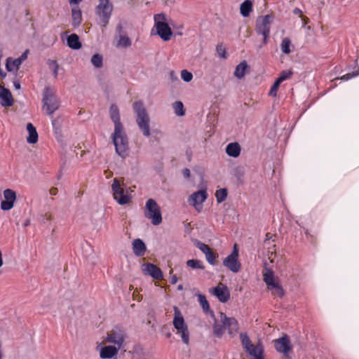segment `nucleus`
Wrapping results in <instances>:
<instances>
[{
  "label": "nucleus",
  "instance_id": "1",
  "mask_svg": "<svg viewBox=\"0 0 359 359\" xmlns=\"http://www.w3.org/2000/svg\"><path fill=\"white\" fill-rule=\"evenodd\" d=\"M111 118L114 123V132L111 135L116 152L121 157L127 154L128 140L124 127L120 121V114H111Z\"/></svg>",
  "mask_w": 359,
  "mask_h": 359
},
{
  "label": "nucleus",
  "instance_id": "2",
  "mask_svg": "<svg viewBox=\"0 0 359 359\" xmlns=\"http://www.w3.org/2000/svg\"><path fill=\"white\" fill-rule=\"evenodd\" d=\"M220 323L217 320L213 325V333L217 337H221L226 329L231 337H233L238 331L239 326L237 320L234 318H228L225 313H220Z\"/></svg>",
  "mask_w": 359,
  "mask_h": 359
},
{
  "label": "nucleus",
  "instance_id": "3",
  "mask_svg": "<svg viewBox=\"0 0 359 359\" xmlns=\"http://www.w3.org/2000/svg\"><path fill=\"white\" fill-rule=\"evenodd\" d=\"M98 4L95 8L96 22L102 27H106L111 19L114 6L110 0H97Z\"/></svg>",
  "mask_w": 359,
  "mask_h": 359
},
{
  "label": "nucleus",
  "instance_id": "4",
  "mask_svg": "<svg viewBox=\"0 0 359 359\" xmlns=\"http://www.w3.org/2000/svg\"><path fill=\"white\" fill-rule=\"evenodd\" d=\"M144 215L146 218L151 220L153 225L157 226L162 222V214L161 208L153 198H149L147 201Z\"/></svg>",
  "mask_w": 359,
  "mask_h": 359
},
{
  "label": "nucleus",
  "instance_id": "5",
  "mask_svg": "<svg viewBox=\"0 0 359 359\" xmlns=\"http://www.w3.org/2000/svg\"><path fill=\"white\" fill-rule=\"evenodd\" d=\"M123 185V181L121 182L119 179L113 180L111 184L113 198L119 205L128 204L132 199L130 194L124 189Z\"/></svg>",
  "mask_w": 359,
  "mask_h": 359
},
{
  "label": "nucleus",
  "instance_id": "6",
  "mask_svg": "<svg viewBox=\"0 0 359 359\" xmlns=\"http://www.w3.org/2000/svg\"><path fill=\"white\" fill-rule=\"evenodd\" d=\"M273 20L272 15L259 16L256 20L255 31L258 34L263 36V43H268V38L270 36L271 25Z\"/></svg>",
  "mask_w": 359,
  "mask_h": 359
},
{
  "label": "nucleus",
  "instance_id": "7",
  "mask_svg": "<svg viewBox=\"0 0 359 359\" xmlns=\"http://www.w3.org/2000/svg\"><path fill=\"white\" fill-rule=\"evenodd\" d=\"M127 337L125 330L121 327L116 326L107 332L104 338V341L114 344V346L118 347L119 349L123 346Z\"/></svg>",
  "mask_w": 359,
  "mask_h": 359
},
{
  "label": "nucleus",
  "instance_id": "8",
  "mask_svg": "<svg viewBox=\"0 0 359 359\" xmlns=\"http://www.w3.org/2000/svg\"><path fill=\"white\" fill-rule=\"evenodd\" d=\"M155 27L157 34L163 40L168 41L172 34V30L165 20V15L163 13L154 15Z\"/></svg>",
  "mask_w": 359,
  "mask_h": 359
},
{
  "label": "nucleus",
  "instance_id": "9",
  "mask_svg": "<svg viewBox=\"0 0 359 359\" xmlns=\"http://www.w3.org/2000/svg\"><path fill=\"white\" fill-rule=\"evenodd\" d=\"M43 108L47 112H55L58 109V100L53 89L45 88L43 93Z\"/></svg>",
  "mask_w": 359,
  "mask_h": 359
},
{
  "label": "nucleus",
  "instance_id": "10",
  "mask_svg": "<svg viewBox=\"0 0 359 359\" xmlns=\"http://www.w3.org/2000/svg\"><path fill=\"white\" fill-rule=\"evenodd\" d=\"M239 251L236 244H234L231 253L223 261V265L234 273L240 271L241 264L238 261Z\"/></svg>",
  "mask_w": 359,
  "mask_h": 359
},
{
  "label": "nucleus",
  "instance_id": "11",
  "mask_svg": "<svg viewBox=\"0 0 359 359\" xmlns=\"http://www.w3.org/2000/svg\"><path fill=\"white\" fill-rule=\"evenodd\" d=\"M4 200L1 202V208L4 211L10 210L13 208L16 200L15 192L10 189L4 191Z\"/></svg>",
  "mask_w": 359,
  "mask_h": 359
},
{
  "label": "nucleus",
  "instance_id": "12",
  "mask_svg": "<svg viewBox=\"0 0 359 359\" xmlns=\"http://www.w3.org/2000/svg\"><path fill=\"white\" fill-rule=\"evenodd\" d=\"M274 346L279 353L287 355L292 350V345L289 337L285 335L278 339L274 340Z\"/></svg>",
  "mask_w": 359,
  "mask_h": 359
},
{
  "label": "nucleus",
  "instance_id": "13",
  "mask_svg": "<svg viewBox=\"0 0 359 359\" xmlns=\"http://www.w3.org/2000/svg\"><path fill=\"white\" fill-rule=\"evenodd\" d=\"M142 271L145 275L151 276L155 280L163 278V272L159 267L151 263H147L143 265Z\"/></svg>",
  "mask_w": 359,
  "mask_h": 359
},
{
  "label": "nucleus",
  "instance_id": "14",
  "mask_svg": "<svg viewBox=\"0 0 359 359\" xmlns=\"http://www.w3.org/2000/svg\"><path fill=\"white\" fill-rule=\"evenodd\" d=\"M136 121L143 135L146 137H149L150 135V120L148 114H137Z\"/></svg>",
  "mask_w": 359,
  "mask_h": 359
},
{
  "label": "nucleus",
  "instance_id": "15",
  "mask_svg": "<svg viewBox=\"0 0 359 359\" xmlns=\"http://www.w3.org/2000/svg\"><path fill=\"white\" fill-rule=\"evenodd\" d=\"M212 294L223 303L228 302L230 299V292L227 286L222 283H219L217 286L213 288Z\"/></svg>",
  "mask_w": 359,
  "mask_h": 359
},
{
  "label": "nucleus",
  "instance_id": "16",
  "mask_svg": "<svg viewBox=\"0 0 359 359\" xmlns=\"http://www.w3.org/2000/svg\"><path fill=\"white\" fill-rule=\"evenodd\" d=\"M197 248L201 250L205 255V259L207 262L211 264L215 265L216 262V258L218 257L217 255L210 248L209 245L202 243L198 242L197 244Z\"/></svg>",
  "mask_w": 359,
  "mask_h": 359
},
{
  "label": "nucleus",
  "instance_id": "17",
  "mask_svg": "<svg viewBox=\"0 0 359 359\" xmlns=\"http://www.w3.org/2000/svg\"><path fill=\"white\" fill-rule=\"evenodd\" d=\"M208 194L205 190H199L190 196L188 202L191 205L197 208L196 206L202 204L206 200Z\"/></svg>",
  "mask_w": 359,
  "mask_h": 359
},
{
  "label": "nucleus",
  "instance_id": "18",
  "mask_svg": "<svg viewBox=\"0 0 359 359\" xmlns=\"http://www.w3.org/2000/svg\"><path fill=\"white\" fill-rule=\"evenodd\" d=\"M118 351V347H115L111 345L105 346L101 348L100 356L102 359H111L114 357H116Z\"/></svg>",
  "mask_w": 359,
  "mask_h": 359
},
{
  "label": "nucleus",
  "instance_id": "19",
  "mask_svg": "<svg viewBox=\"0 0 359 359\" xmlns=\"http://www.w3.org/2000/svg\"><path fill=\"white\" fill-rule=\"evenodd\" d=\"M0 103L2 106H11L13 97L11 92L7 88L0 86Z\"/></svg>",
  "mask_w": 359,
  "mask_h": 359
},
{
  "label": "nucleus",
  "instance_id": "20",
  "mask_svg": "<svg viewBox=\"0 0 359 359\" xmlns=\"http://www.w3.org/2000/svg\"><path fill=\"white\" fill-rule=\"evenodd\" d=\"M72 25L74 28L79 27L82 22V11L79 6L71 7Z\"/></svg>",
  "mask_w": 359,
  "mask_h": 359
},
{
  "label": "nucleus",
  "instance_id": "21",
  "mask_svg": "<svg viewBox=\"0 0 359 359\" xmlns=\"http://www.w3.org/2000/svg\"><path fill=\"white\" fill-rule=\"evenodd\" d=\"M175 316L173 319V325L177 330H182L183 327H188L184 322V319L177 306H174Z\"/></svg>",
  "mask_w": 359,
  "mask_h": 359
},
{
  "label": "nucleus",
  "instance_id": "22",
  "mask_svg": "<svg viewBox=\"0 0 359 359\" xmlns=\"http://www.w3.org/2000/svg\"><path fill=\"white\" fill-rule=\"evenodd\" d=\"M26 129L28 133L27 137V142L29 144H35L38 142L39 135L36 128L31 123H28L26 126Z\"/></svg>",
  "mask_w": 359,
  "mask_h": 359
},
{
  "label": "nucleus",
  "instance_id": "23",
  "mask_svg": "<svg viewBox=\"0 0 359 359\" xmlns=\"http://www.w3.org/2000/svg\"><path fill=\"white\" fill-rule=\"evenodd\" d=\"M133 249L134 254L137 257L143 256L147 250L144 243L140 238L133 241Z\"/></svg>",
  "mask_w": 359,
  "mask_h": 359
},
{
  "label": "nucleus",
  "instance_id": "24",
  "mask_svg": "<svg viewBox=\"0 0 359 359\" xmlns=\"http://www.w3.org/2000/svg\"><path fill=\"white\" fill-rule=\"evenodd\" d=\"M246 353L252 357V359H264V348L262 344L254 345Z\"/></svg>",
  "mask_w": 359,
  "mask_h": 359
},
{
  "label": "nucleus",
  "instance_id": "25",
  "mask_svg": "<svg viewBox=\"0 0 359 359\" xmlns=\"http://www.w3.org/2000/svg\"><path fill=\"white\" fill-rule=\"evenodd\" d=\"M263 280L266 283L267 288L275 283H278V280L274 276V272L267 267H265L263 271Z\"/></svg>",
  "mask_w": 359,
  "mask_h": 359
},
{
  "label": "nucleus",
  "instance_id": "26",
  "mask_svg": "<svg viewBox=\"0 0 359 359\" xmlns=\"http://www.w3.org/2000/svg\"><path fill=\"white\" fill-rule=\"evenodd\" d=\"M22 61V55L16 59L8 57L6 62V68L8 72H13L18 69Z\"/></svg>",
  "mask_w": 359,
  "mask_h": 359
},
{
  "label": "nucleus",
  "instance_id": "27",
  "mask_svg": "<svg viewBox=\"0 0 359 359\" xmlns=\"http://www.w3.org/2000/svg\"><path fill=\"white\" fill-rule=\"evenodd\" d=\"M241 148L238 142H231L227 144L226 147V153L228 156L237 158L241 154Z\"/></svg>",
  "mask_w": 359,
  "mask_h": 359
},
{
  "label": "nucleus",
  "instance_id": "28",
  "mask_svg": "<svg viewBox=\"0 0 359 359\" xmlns=\"http://www.w3.org/2000/svg\"><path fill=\"white\" fill-rule=\"evenodd\" d=\"M67 45L74 50H78L81 48V43L76 34H72L67 37Z\"/></svg>",
  "mask_w": 359,
  "mask_h": 359
},
{
  "label": "nucleus",
  "instance_id": "29",
  "mask_svg": "<svg viewBox=\"0 0 359 359\" xmlns=\"http://www.w3.org/2000/svg\"><path fill=\"white\" fill-rule=\"evenodd\" d=\"M253 4L252 1L245 0L244 1L240 6V12L241 14L246 18L248 17L250 13L252 11Z\"/></svg>",
  "mask_w": 359,
  "mask_h": 359
},
{
  "label": "nucleus",
  "instance_id": "30",
  "mask_svg": "<svg viewBox=\"0 0 359 359\" xmlns=\"http://www.w3.org/2000/svg\"><path fill=\"white\" fill-rule=\"evenodd\" d=\"M268 290L271 292V294L274 297L282 298L285 294V291L278 282L269 287Z\"/></svg>",
  "mask_w": 359,
  "mask_h": 359
},
{
  "label": "nucleus",
  "instance_id": "31",
  "mask_svg": "<svg viewBox=\"0 0 359 359\" xmlns=\"http://www.w3.org/2000/svg\"><path fill=\"white\" fill-rule=\"evenodd\" d=\"M248 67V65L245 61L241 62L236 67L234 75L238 79H241L245 76V70Z\"/></svg>",
  "mask_w": 359,
  "mask_h": 359
},
{
  "label": "nucleus",
  "instance_id": "32",
  "mask_svg": "<svg viewBox=\"0 0 359 359\" xmlns=\"http://www.w3.org/2000/svg\"><path fill=\"white\" fill-rule=\"evenodd\" d=\"M240 338L241 341L242 346L245 351H249L252 346H254V344L252 343L251 340L248 337L246 333H241L240 334Z\"/></svg>",
  "mask_w": 359,
  "mask_h": 359
},
{
  "label": "nucleus",
  "instance_id": "33",
  "mask_svg": "<svg viewBox=\"0 0 359 359\" xmlns=\"http://www.w3.org/2000/svg\"><path fill=\"white\" fill-rule=\"evenodd\" d=\"M198 302H199L200 305L201 306L203 310L204 311V312L208 313L209 311H210L209 303H208V300L206 299V297L205 295L198 294Z\"/></svg>",
  "mask_w": 359,
  "mask_h": 359
},
{
  "label": "nucleus",
  "instance_id": "34",
  "mask_svg": "<svg viewBox=\"0 0 359 359\" xmlns=\"http://www.w3.org/2000/svg\"><path fill=\"white\" fill-rule=\"evenodd\" d=\"M227 190L226 189H219L215 192V198L218 203H221L226 199Z\"/></svg>",
  "mask_w": 359,
  "mask_h": 359
},
{
  "label": "nucleus",
  "instance_id": "35",
  "mask_svg": "<svg viewBox=\"0 0 359 359\" xmlns=\"http://www.w3.org/2000/svg\"><path fill=\"white\" fill-rule=\"evenodd\" d=\"M177 334L181 336L182 341L188 345L189 343V332L188 327H183L182 330H177Z\"/></svg>",
  "mask_w": 359,
  "mask_h": 359
},
{
  "label": "nucleus",
  "instance_id": "36",
  "mask_svg": "<svg viewBox=\"0 0 359 359\" xmlns=\"http://www.w3.org/2000/svg\"><path fill=\"white\" fill-rule=\"evenodd\" d=\"M290 46H291L290 39L289 38H284L282 40V42L280 44V48H281L282 52L285 54H290L291 53Z\"/></svg>",
  "mask_w": 359,
  "mask_h": 359
},
{
  "label": "nucleus",
  "instance_id": "37",
  "mask_svg": "<svg viewBox=\"0 0 359 359\" xmlns=\"http://www.w3.org/2000/svg\"><path fill=\"white\" fill-rule=\"evenodd\" d=\"M187 265L192 269H204L205 268L203 262L198 259H189L187 262Z\"/></svg>",
  "mask_w": 359,
  "mask_h": 359
},
{
  "label": "nucleus",
  "instance_id": "38",
  "mask_svg": "<svg viewBox=\"0 0 359 359\" xmlns=\"http://www.w3.org/2000/svg\"><path fill=\"white\" fill-rule=\"evenodd\" d=\"M102 62V56L98 53L93 55L91 58V63L96 68L102 67L103 65Z\"/></svg>",
  "mask_w": 359,
  "mask_h": 359
},
{
  "label": "nucleus",
  "instance_id": "39",
  "mask_svg": "<svg viewBox=\"0 0 359 359\" xmlns=\"http://www.w3.org/2000/svg\"><path fill=\"white\" fill-rule=\"evenodd\" d=\"M48 67L50 70L53 71V74L55 78H57L58 75V69L59 65L56 60H48Z\"/></svg>",
  "mask_w": 359,
  "mask_h": 359
},
{
  "label": "nucleus",
  "instance_id": "40",
  "mask_svg": "<svg viewBox=\"0 0 359 359\" xmlns=\"http://www.w3.org/2000/svg\"><path fill=\"white\" fill-rule=\"evenodd\" d=\"M118 44L124 48L129 47L131 45V41L128 36L120 35Z\"/></svg>",
  "mask_w": 359,
  "mask_h": 359
},
{
  "label": "nucleus",
  "instance_id": "41",
  "mask_svg": "<svg viewBox=\"0 0 359 359\" xmlns=\"http://www.w3.org/2000/svg\"><path fill=\"white\" fill-rule=\"evenodd\" d=\"M292 72L290 70H285L283 71L280 74L278 78L276 79L278 82L280 83L285 81L286 79H288L292 76Z\"/></svg>",
  "mask_w": 359,
  "mask_h": 359
},
{
  "label": "nucleus",
  "instance_id": "42",
  "mask_svg": "<svg viewBox=\"0 0 359 359\" xmlns=\"http://www.w3.org/2000/svg\"><path fill=\"white\" fill-rule=\"evenodd\" d=\"M181 78L186 82H189L193 79V75L191 72H189L187 69H183L181 71Z\"/></svg>",
  "mask_w": 359,
  "mask_h": 359
},
{
  "label": "nucleus",
  "instance_id": "43",
  "mask_svg": "<svg viewBox=\"0 0 359 359\" xmlns=\"http://www.w3.org/2000/svg\"><path fill=\"white\" fill-rule=\"evenodd\" d=\"M280 85V83L278 82L277 80L274 82L273 86H271L270 91L269 93V95L272 97H276L277 95V90Z\"/></svg>",
  "mask_w": 359,
  "mask_h": 359
},
{
  "label": "nucleus",
  "instance_id": "44",
  "mask_svg": "<svg viewBox=\"0 0 359 359\" xmlns=\"http://www.w3.org/2000/svg\"><path fill=\"white\" fill-rule=\"evenodd\" d=\"M133 109L135 112H145L144 105L141 102H135L133 104Z\"/></svg>",
  "mask_w": 359,
  "mask_h": 359
},
{
  "label": "nucleus",
  "instance_id": "45",
  "mask_svg": "<svg viewBox=\"0 0 359 359\" xmlns=\"http://www.w3.org/2000/svg\"><path fill=\"white\" fill-rule=\"evenodd\" d=\"M173 109L175 110V112H184L183 108L184 105L183 103L180 101H176L172 104Z\"/></svg>",
  "mask_w": 359,
  "mask_h": 359
},
{
  "label": "nucleus",
  "instance_id": "46",
  "mask_svg": "<svg viewBox=\"0 0 359 359\" xmlns=\"http://www.w3.org/2000/svg\"><path fill=\"white\" fill-rule=\"evenodd\" d=\"M359 75V72H351V73H348V74H346L344 75H343L341 77V80H344V81H348L356 76Z\"/></svg>",
  "mask_w": 359,
  "mask_h": 359
},
{
  "label": "nucleus",
  "instance_id": "47",
  "mask_svg": "<svg viewBox=\"0 0 359 359\" xmlns=\"http://www.w3.org/2000/svg\"><path fill=\"white\" fill-rule=\"evenodd\" d=\"M83 0H68V3L71 7L79 6V4Z\"/></svg>",
  "mask_w": 359,
  "mask_h": 359
},
{
  "label": "nucleus",
  "instance_id": "48",
  "mask_svg": "<svg viewBox=\"0 0 359 359\" xmlns=\"http://www.w3.org/2000/svg\"><path fill=\"white\" fill-rule=\"evenodd\" d=\"M304 233L307 237V238L311 241V242H314L315 241V238L313 235H311L309 231V229H305L304 230Z\"/></svg>",
  "mask_w": 359,
  "mask_h": 359
},
{
  "label": "nucleus",
  "instance_id": "49",
  "mask_svg": "<svg viewBox=\"0 0 359 359\" xmlns=\"http://www.w3.org/2000/svg\"><path fill=\"white\" fill-rule=\"evenodd\" d=\"M217 50L221 57H225L226 51L224 49L222 48L221 46H217Z\"/></svg>",
  "mask_w": 359,
  "mask_h": 359
},
{
  "label": "nucleus",
  "instance_id": "50",
  "mask_svg": "<svg viewBox=\"0 0 359 359\" xmlns=\"http://www.w3.org/2000/svg\"><path fill=\"white\" fill-rule=\"evenodd\" d=\"M51 118H52V123H53V127L55 128H59L60 125L58 119L55 118L53 116H52Z\"/></svg>",
  "mask_w": 359,
  "mask_h": 359
},
{
  "label": "nucleus",
  "instance_id": "51",
  "mask_svg": "<svg viewBox=\"0 0 359 359\" xmlns=\"http://www.w3.org/2000/svg\"><path fill=\"white\" fill-rule=\"evenodd\" d=\"M53 219V217H52V215L50 214V213H46L43 216V222L45 221H51Z\"/></svg>",
  "mask_w": 359,
  "mask_h": 359
},
{
  "label": "nucleus",
  "instance_id": "52",
  "mask_svg": "<svg viewBox=\"0 0 359 359\" xmlns=\"http://www.w3.org/2000/svg\"><path fill=\"white\" fill-rule=\"evenodd\" d=\"M49 193L51 196H55L58 193V189L56 187H52L50 191H49Z\"/></svg>",
  "mask_w": 359,
  "mask_h": 359
},
{
  "label": "nucleus",
  "instance_id": "53",
  "mask_svg": "<svg viewBox=\"0 0 359 359\" xmlns=\"http://www.w3.org/2000/svg\"><path fill=\"white\" fill-rule=\"evenodd\" d=\"M182 174L186 178H189L190 177V170L188 168H184L182 170Z\"/></svg>",
  "mask_w": 359,
  "mask_h": 359
},
{
  "label": "nucleus",
  "instance_id": "54",
  "mask_svg": "<svg viewBox=\"0 0 359 359\" xmlns=\"http://www.w3.org/2000/svg\"><path fill=\"white\" fill-rule=\"evenodd\" d=\"M13 86L17 90H20L21 88L20 81L19 80H14L13 81Z\"/></svg>",
  "mask_w": 359,
  "mask_h": 359
},
{
  "label": "nucleus",
  "instance_id": "55",
  "mask_svg": "<svg viewBox=\"0 0 359 359\" xmlns=\"http://www.w3.org/2000/svg\"><path fill=\"white\" fill-rule=\"evenodd\" d=\"M170 283L175 285L177 283V277L176 275H172L170 277Z\"/></svg>",
  "mask_w": 359,
  "mask_h": 359
},
{
  "label": "nucleus",
  "instance_id": "56",
  "mask_svg": "<svg viewBox=\"0 0 359 359\" xmlns=\"http://www.w3.org/2000/svg\"><path fill=\"white\" fill-rule=\"evenodd\" d=\"M293 13L295 15H299L300 17L302 18V11L298 8H295L293 10Z\"/></svg>",
  "mask_w": 359,
  "mask_h": 359
},
{
  "label": "nucleus",
  "instance_id": "57",
  "mask_svg": "<svg viewBox=\"0 0 359 359\" xmlns=\"http://www.w3.org/2000/svg\"><path fill=\"white\" fill-rule=\"evenodd\" d=\"M118 111V109L116 106L111 105V112H116Z\"/></svg>",
  "mask_w": 359,
  "mask_h": 359
},
{
  "label": "nucleus",
  "instance_id": "58",
  "mask_svg": "<svg viewBox=\"0 0 359 359\" xmlns=\"http://www.w3.org/2000/svg\"><path fill=\"white\" fill-rule=\"evenodd\" d=\"M28 53H29L28 50L24 51V60L27 58Z\"/></svg>",
  "mask_w": 359,
  "mask_h": 359
},
{
  "label": "nucleus",
  "instance_id": "59",
  "mask_svg": "<svg viewBox=\"0 0 359 359\" xmlns=\"http://www.w3.org/2000/svg\"><path fill=\"white\" fill-rule=\"evenodd\" d=\"M29 224V222L27 221L25 223H24V226H27Z\"/></svg>",
  "mask_w": 359,
  "mask_h": 359
},
{
  "label": "nucleus",
  "instance_id": "60",
  "mask_svg": "<svg viewBox=\"0 0 359 359\" xmlns=\"http://www.w3.org/2000/svg\"><path fill=\"white\" fill-rule=\"evenodd\" d=\"M177 289H178L179 290H182V285H180L178 286Z\"/></svg>",
  "mask_w": 359,
  "mask_h": 359
},
{
  "label": "nucleus",
  "instance_id": "61",
  "mask_svg": "<svg viewBox=\"0 0 359 359\" xmlns=\"http://www.w3.org/2000/svg\"><path fill=\"white\" fill-rule=\"evenodd\" d=\"M270 237H269V233H267L266 234V239H269Z\"/></svg>",
  "mask_w": 359,
  "mask_h": 359
},
{
  "label": "nucleus",
  "instance_id": "62",
  "mask_svg": "<svg viewBox=\"0 0 359 359\" xmlns=\"http://www.w3.org/2000/svg\"><path fill=\"white\" fill-rule=\"evenodd\" d=\"M173 272V270L171 269L170 271V274H172Z\"/></svg>",
  "mask_w": 359,
  "mask_h": 359
},
{
  "label": "nucleus",
  "instance_id": "63",
  "mask_svg": "<svg viewBox=\"0 0 359 359\" xmlns=\"http://www.w3.org/2000/svg\"><path fill=\"white\" fill-rule=\"evenodd\" d=\"M16 224L19 225L20 224V221H16Z\"/></svg>",
  "mask_w": 359,
  "mask_h": 359
},
{
  "label": "nucleus",
  "instance_id": "64",
  "mask_svg": "<svg viewBox=\"0 0 359 359\" xmlns=\"http://www.w3.org/2000/svg\"><path fill=\"white\" fill-rule=\"evenodd\" d=\"M178 114V115H180V116H183V115H184L185 114L180 113V114Z\"/></svg>",
  "mask_w": 359,
  "mask_h": 359
}]
</instances>
